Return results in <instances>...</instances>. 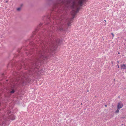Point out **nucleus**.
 I'll use <instances>...</instances> for the list:
<instances>
[{
	"instance_id": "obj_10",
	"label": "nucleus",
	"mask_w": 126,
	"mask_h": 126,
	"mask_svg": "<svg viewBox=\"0 0 126 126\" xmlns=\"http://www.w3.org/2000/svg\"><path fill=\"white\" fill-rule=\"evenodd\" d=\"M3 118L4 119V120H7V117H6L5 116H3Z\"/></svg>"
},
{
	"instance_id": "obj_9",
	"label": "nucleus",
	"mask_w": 126,
	"mask_h": 126,
	"mask_svg": "<svg viewBox=\"0 0 126 126\" xmlns=\"http://www.w3.org/2000/svg\"><path fill=\"white\" fill-rule=\"evenodd\" d=\"M121 68H122L124 69H126V65L125 64H122L121 65Z\"/></svg>"
},
{
	"instance_id": "obj_14",
	"label": "nucleus",
	"mask_w": 126,
	"mask_h": 126,
	"mask_svg": "<svg viewBox=\"0 0 126 126\" xmlns=\"http://www.w3.org/2000/svg\"><path fill=\"white\" fill-rule=\"evenodd\" d=\"M59 30H63V28H62L61 27H60V28L59 29Z\"/></svg>"
},
{
	"instance_id": "obj_8",
	"label": "nucleus",
	"mask_w": 126,
	"mask_h": 126,
	"mask_svg": "<svg viewBox=\"0 0 126 126\" xmlns=\"http://www.w3.org/2000/svg\"><path fill=\"white\" fill-rule=\"evenodd\" d=\"M6 125L5 123H4V122L3 123L0 120V126H5Z\"/></svg>"
},
{
	"instance_id": "obj_7",
	"label": "nucleus",
	"mask_w": 126,
	"mask_h": 126,
	"mask_svg": "<svg viewBox=\"0 0 126 126\" xmlns=\"http://www.w3.org/2000/svg\"><path fill=\"white\" fill-rule=\"evenodd\" d=\"M70 20L69 19H67L66 20V22H67V24L68 26H70L71 25V22L70 21Z\"/></svg>"
},
{
	"instance_id": "obj_5",
	"label": "nucleus",
	"mask_w": 126,
	"mask_h": 126,
	"mask_svg": "<svg viewBox=\"0 0 126 126\" xmlns=\"http://www.w3.org/2000/svg\"><path fill=\"white\" fill-rule=\"evenodd\" d=\"M123 106V104L120 102H119L118 104L117 108L118 109H120L122 108Z\"/></svg>"
},
{
	"instance_id": "obj_23",
	"label": "nucleus",
	"mask_w": 126,
	"mask_h": 126,
	"mask_svg": "<svg viewBox=\"0 0 126 126\" xmlns=\"http://www.w3.org/2000/svg\"><path fill=\"white\" fill-rule=\"evenodd\" d=\"M22 5H21V6H22Z\"/></svg>"
},
{
	"instance_id": "obj_19",
	"label": "nucleus",
	"mask_w": 126,
	"mask_h": 126,
	"mask_svg": "<svg viewBox=\"0 0 126 126\" xmlns=\"http://www.w3.org/2000/svg\"><path fill=\"white\" fill-rule=\"evenodd\" d=\"M44 43H43L42 44V45H44Z\"/></svg>"
},
{
	"instance_id": "obj_25",
	"label": "nucleus",
	"mask_w": 126,
	"mask_h": 126,
	"mask_svg": "<svg viewBox=\"0 0 126 126\" xmlns=\"http://www.w3.org/2000/svg\"><path fill=\"white\" fill-rule=\"evenodd\" d=\"M63 18H64V16H63Z\"/></svg>"
},
{
	"instance_id": "obj_22",
	"label": "nucleus",
	"mask_w": 126,
	"mask_h": 126,
	"mask_svg": "<svg viewBox=\"0 0 126 126\" xmlns=\"http://www.w3.org/2000/svg\"><path fill=\"white\" fill-rule=\"evenodd\" d=\"M60 12V11L59 10L58 11V12Z\"/></svg>"
},
{
	"instance_id": "obj_11",
	"label": "nucleus",
	"mask_w": 126,
	"mask_h": 126,
	"mask_svg": "<svg viewBox=\"0 0 126 126\" xmlns=\"http://www.w3.org/2000/svg\"><path fill=\"white\" fill-rule=\"evenodd\" d=\"M21 8H17V11H19L21 10Z\"/></svg>"
},
{
	"instance_id": "obj_20",
	"label": "nucleus",
	"mask_w": 126,
	"mask_h": 126,
	"mask_svg": "<svg viewBox=\"0 0 126 126\" xmlns=\"http://www.w3.org/2000/svg\"><path fill=\"white\" fill-rule=\"evenodd\" d=\"M117 62L118 63H119V61H117Z\"/></svg>"
},
{
	"instance_id": "obj_21",
	"label": "nucleus",
	"mask_w": 126,
	"mask_h": 126,
	"mask_svg": "<svg viewBox=\"0 0 126 126\" xmlns=\"http://www.w3.org/2000/svg\"><path fill=\"white\" fill-rule=\"evenodd\" d=\"M118 54H120V53H119V52H118Z\"/></svg>"
},
{
	"instance_id": "obj_6",
	"label": "nucleus",
	"mask_w": 126,
	"mask_h": 126,
	"mask_svg": "<svg viewBox=\"0 0 126 126\" xmlns=\"http://www.w3.org/2000/svg\"><path fill=\"white\" fill-rule=\"evenodd\" d=\"M15 117L13 114H11L9 117V118L12 120H13L15 119Z\"/></svg>"
},
{
	"instance_id": "obj_1",
	"label": "nucleus",
	"mask_w": 126,
	"mask_h": 126,
	"mask_svg": "<svg viewBox=\"0 0 126 126\" xmlns=\"http://www.w3.org/2000/svg\"><path fill=\"white\" fill-rule=\"evenodd\" d=\"M83 0H57L56 2L53 5V9H59L62 10L71 8L72 11L71 12L73 16H74L79 9V6L81 5ZM73 16L71 20L73 19Z\"/></svg>"
},
{
	"instance_id": "obj_17",
	"label": "nucleus",
	"mask_w": 126,
	"mask_h": 126,
	"mask_svg": "<svg viewBox=\"0 0 126 126\" xmlns=\"http://www.w3.org/2000/svg\"><path fill=\"white\" fill-rule=\"evenodd\" d=\"M117 66H118V68H119V65H117Z\"/></svg>"
},
{
	"instance_id": "obj_2",
	"label": "nucleus",
	"mask_w": 126,
	"mask_h": 126,
	"mask_svg": "<svg viewBox=\"0 0 126 126\" xmlns=\"http://www.w3.org/2000/svg\"><path fill=\"white\" fill-rule=\"evenodd\" d=\"M61 42L62 40L59 39L56 40V42L52 44L51 48H50L49 51L47 47L43 45L42 47V50L39 51L37 53L38 58H40L41 59L43 60H46L48 57V56L50 54L51 52L53 53H54V51L56 49L57 47V46H55V44H59Z\"/></svg>"
},
{
	"instance_id": "obj_13",
	"label": "nucleus",
	"mask_w": 126,
	"mask_h": 126,
	"mask_svg": "<svg viewBox=\"0 0 126 126\" xmlns=\"http://www.w3.org/2000/svg\"><path fill=\"white\" fill-rule=\"evenodd\" d=\"M15 91L14 90H13L12 91L10 92L11 93H13Z\"/></svg>"
},
{
	"instance_id": "obj_4",
	"label": "nucleus",
	"mask_w": 126,
	"mask_h": 126,
	"mask_svg": "<svg viewBox=\"0 0 126 126\" xmlns=\"http://www.w3.org/2000/svg\"><path fill=\"white\" fill-rule=\"evenodd\" d=\"M28 79H27L25 78L24 79V77H23L22 78L21 80V83H22L23 84H24V83H25L27 82H28Z\"/></svg>"
},
{
	"instance_id": "obj_12",
	"label": "nucleus",
	"mask_w": 126,
	"mask_h": 126,
	"mask_svg": "<svg viewBox=\"0 0 126 126\" xmlns=\"http://www.w3.org/2000/svg\"><path fill=\"white\" fill-rule=\"evenodd\" d=\"M120 109H118L117 108V109L115 111L116 113H118L119 112V110Z\"/></svg>"
},
{
	"instance_id": "obj_24",
	"label": "nucleus",
	"mask_w": 126,
	"mask_h": 126,
	"mask_svg": "<svg viewBox=\"0 0 126 126\" xmlns=\"http://www.w3.org/2000/svg\"><path fill=\"white\" fill-rule=\"evenodd\" d=\"M104 21H105V22L106 21V20H104Z\"/></svg>"
},
{
	"instance_id": "obj_15",
	"label": "nucleus",
	"mask_w": 126,
	"mask_h": 126,
	"mask_svg": "<svg viewBox=\"0 0 126 126\" xmlns=\"http://www.w3.org/2000/svg\"><path fill=\"white\" fill-rule=\"evenodd\" d=\"M111 34H112V35L113 38V37H114V34H113V33H111Z\"/></svg>"
},
{
	"instance_id": "obj_26",
	"label": "nucleus",
	"mask_w": 126,
	"mask_h": 126,
	"mask_svg": "<svg viewBox=\"0 0 126 126\" xmlns=\"http://www.w3.org/2000/svg\"><path fill=\"white\" fill-rule=\"evenodd\" d=\"M37 59L38 60V59Z\"/></svg>"
},
{
	"instance_id": "obj_16",
	"label": "nucleus",
	"mask_w": 126,
	"mask_h": 126,
	"mask_svg": "<svg viewBox=\"0 0 126 126\" xmlns=\"http://www.w3.org/2000/svg\"><path fill=\"white\" fill-rule=\"evenodd\" d=\"M11 112V111H9V112H7V113H8V112H9V113H10Z\"/></svg>"
},
{
	"instance_id": "obj_18",
	"label": "nucleus",
	"mask_w": 126,
	"mask_h": 126,
	"mask_svg": "<svg viewBox=\"0 0 126 126\" xmlns=\"http://www.w3.org/2000/svg\"><path fill=\"white\" fill-rule=\"evenodd\" d=\"M105 106L106 107H107V105H105Z\"/></svg>"
},
{
	"instance_id": "obj_3",
	"label": "nucleus",
	"mask_w": 126,
	"mask_h": 126,
	"mask_svg": "<svg viewBox=\"0 0 126 126\" xmlns=\"http://www.w3.org/2000/svg\"><path fill=\"white\" fill-rule=\"evenodd\" d=\"M29 67L30 71H32L33 70V69L35 68V71H38V74H41L42 75H43V74H42V73L43 72V70H37L38 68H37V65H36V64H35V63H34L31 64V65H30Z\"/></svg>"
}]
</instances>
